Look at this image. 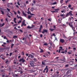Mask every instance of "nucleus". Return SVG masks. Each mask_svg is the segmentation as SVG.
I'll return each mask as SVG.
<instances>
[{
	"label": "nucleus",
	"instance_id": "f257e3e1",
	"mask_svg": "<svg viewBox=\"0 0 77 77\" xmlns=\"http://www.w3.org/2000/svg\"><path fill=\"white\" fill-rule=\"evenodd\" d=\"M72 16L73 15L72 14V11H70L69 13H67L65 17H69V16Z\"/></svg>",
	"mask_w": 77,
	"mask_h": 77
},
{
	"label": "nucleus",
	"instance_id": "f03ea898",
	"mask_svg": "<svg viewBox=\"0 0 77 77\" xmlns=\"http://www.w3.org/2000/svg\"><path fill=\"white\" fill-rule=\"evenodd\" d=\"M46 73H47L48 72V66H46V68H45L44 69V70H43V72L44 73L45 72V71L46 70Z\"/></svg>",
	"mask_w": 77,
	"mask_h": 77
},
{
	"label": "nucleus",
	"instance_id": "7ed1b4c3",
	"mask_svg": "<svg viewBox=\"0 0 77 77\" xmlns=\"http://www.w3.org/2000/svg\"><path fill=\"white\" fill-rule=\"evenodd\" d=\"M34 62H34L33 61H30L29 64L31 66H33L34 65V64H33Z\"/></svg>",
	"mask_w": 77,
	"mask_h": 77
},
{
	"label": "nucleus",
	"instance_id": "20e7f679",
	"mask_svg": "<svg viewBox=\"0 0 77 77\" xmlns=\"http://www.w3.org/2000/svg\"><path fill=\"white\" fill-rule=\"evenodd\" d=\"M17 18H18V19H19V18H20V19L21 20L19 21L18 22V23H21V21H22V17L20 16H19V17L18 15H17Z\"/></svg>",
	"mask_w": 77,
	"mask_h": 77
},
{
	"label": "nucleus",
	"instance_id": "39448f33",
	"mask_svg": "<svg viewBox=\"0 0 77 77\" xmlns=\"http://www.w3.org/2000/svg\"><path fill=\"white\" fill-rule=\"evenodd\" d=\"M60 42L61 43H63L65 42V40L63 39L60 38Z\"/></svg>",
	"mask_w": 77,
	"mask_h": 77
},
{
	"label": "nucleus",
	"instance_id": "423d86ee",
	"mask_svg": "<svg viewBox=\"0 0 77 77\" xmlns=\"http://www.w3.org/2000/svg\"><path fill=\"white\" fill-rule=\"evenodd\" d=\"M19 62H22L24 63V62H25V60H24L23 58H22V59H20Z\"/></svg>",
	"mask_w": 77,
	"mask_h": 77
},
{
	"label": "nucleus",
	"instance_id": "0eeeda50",
	"mask_svg": "<svg viewBox=\"0 0 77 77\" xmlns=\"http://www.w3.org/2000/svg\"><path fill=\"white\" fill-rule=\"evenodd\" d=\"M62 48H62V47L60 46L59 47V51H58L59 53H60V51H61L62 50Z\"/></svg>",
	"mask_w": 77,
	"mask_h": 77
},
{
	"label": "nucleus",
	"instance_id": "6e6552de",
	"mask_svg": "<svg viewBox=\"0 0 77 77\" xmlns=\"http://www.w3.org/2000/svg\"><path fill=\"white\" fill-rule=\"evenodd\" d=\"M24 22H25V20H23L22 21V24L23 26H26L27 25L26 24H25V23Z\"/></svg>",
	"mask_w": 77,
	"mask_h": 77
},
{
	"label": "nucleus",
	"instance_id": "1a4fd4ad",
	"mask_svg": "<svg viewBox=\"0 0 77 77\" xmlns=\"http://www.w3.org/2000/svg\"><path fill=\"white\" fill-rule=\"evenodd\" d=\"M60 61H63V62H65V58L64 57L63 58L60 59Z\"/></svg>",
	"mask_w": 77,
	"mask_h": 77
},
{
	"label": "nucleus",
	"instance_id": "9d476101",
	"mask_svg": "<svg viewBox=\"0 0 77 77\" xmlns=\"http://www.w3.org/2000/svg\"><path fill=\"white\" fill-rule=\"evenodd\" d=\"M48 31L46 29H44L43 31L42 32V33H47Z\"/></svg>",
	"mask_w": 77,
	"mask_h": 77
},
{
	"label": "nucleus",
	"instance_id": "9b49d317",
	"mask_svg": "<svg viewBox=\"0 0 77 77\" xmlns=\"http://www.w3.org/2000/svg\"><path fill=\"white\" fill-rule=\"evenodd\" d=\"M33 27H35V26H32V27H30V26H28L27 27V28L28 29H32V28H33Z\"/></svg>",
	"mask_w": 77,
	"mask_h": 77
},
{
	"label": "nucleus",
	"instance_id": "f8f14e48",
	"mask_svg": "<svg viewBox=\"0 0 77 77\" xmlns=\"http://www.w3.org/2000/svg\"><path fill=\"white\" fill-rule=\"evenodd\" d=\"M22 13L23 14V15H24V16H26L27 15L23 11H22Z\"/></svg>",
	"mask_w": 77,
	"mask_h": 77
},
{
	"label": "nucleus",
	"instance_id": "ddd939ff",
	"mask_svg": "<svg viewBox=\"0 0 77 77\" xmlns=\"http://www.w3.org/2000/svg\"><path fill=\"white\" fill-rule=\"evenodd\" d=\"M29 55H30V57H31V58H33V57H34V56H33V55H32V54H29Z\"/></svg>",
	"mask_w": 77,
	"mask_h": 77
},
{
	"label": "nucleus",
	"instance_id": "4468645a",
	"mask_svg": "<svg viewBox=\"0 0 77 77\" xmlns=\"http://www.w3.org/2000/svg\"><path fill=\"white\" fill-rule=\"evenodd\" d=\"M13 38L14 39H15V38H18V37L17 35H14L13 37Z\"/></svg>",
	"mask_w": 77,
	"mask_h": 77
},
{
	"label": "nucleus",
	"instance_id": "2eb2a0df",
	"mask_svg": "<svg viewBox=\"0 0 77 77\" xmlns=\"http://www.w3.org/2000/svg\"><path fill=\"white\" fill-rule=\"evenodd\" d=\"M45 62H44V61H42V64L43 65H45Z\"/></svg>",
	"mask_w": 77,
	"mask_h": 77
},
{
	"label": "nucleus",
	"instance_id": "dca6fc26",
	"mask_svg": "<svg viewBox=\"0 0 77 77\" xmlns=\"http://www.w3.org/2000/svg\"><path fill=\"white\" fill-rule=\"evenodd\" d=\"M33 60H34V61H35V62H36V61H37V59H36V58H33Z\"/></svg>",
	"mask_w": 77,
	"mask_h": 77
},
{
	"label": "nucleus",
	"instance_id": "f3484780",
	"mask_svg": "<svg viewBox=\"0 0 77 77\" xmlns=\"http://www.w3.org/2000/svg\"><path fill=\"white\" fill-rule=\"evenodd\" d=\"M55 30V29H51V28L50 29V30H51V32H53V31H54Z\"/></svg>",
	"mask_w": 77,
	"mask_h": 77
},
{
	"label": "nucleus",
	"instance_id": "a211bd4d",
	"mask_svg": "<svg viewBox=\"0 0 77 77\" xmlns=\"http://www.w3.org/2000/svg\"><path fill=\"white\" fill-rule=\"evenodd\" d=\"M32 16H28V19H30V18H32Z\"/></svg>",
	"mask_w": 77,
	"mask_h": 77
},
{
	"label": "nucleus",
	"instance_id": "6ab92c4d",
	"mask_svg": "<svg viewBox=\"0 0 77 77\" xmlns=\"http://www.w3.org/2000/svg\"><path fill=\"white\" fill-rule=\"evenodd\" d=\"M1 12H2V15H4V11H2V10H1Z\"/></svg>",
	"mask_w": 77,
	"mask_h": 77
},
{
	"label": "nucleus",
	"instance_id": "aec40b11",
	"mask_svg": "<svg viewBox=\"0 0 77 77\" xmlns=\"http://www.w3.org/2000/svg\"><path fill=\"white\" fill-rule=\"evenodd\" d=\"M5 23H2V24L1 27H3V26H5Z\"/></svg>",
	"mask_w": 77,
	"mask_h": 77
},
{
	"label": "nucleus",
	"instance_id": "412c9836",
	"mask_svg": "<svg viewBox=\"0 0 77 77\" xmlns=\"http://www.w3.org/2000/svg\"><path fill=\"white\" fill-rule=\"evenodd\" d=\"M72 28V30H73V31L74 32H75V27H73Z\"/></svg>",
	"mask_w": 77,
	"mask_h": 77
},
{
	"label": "nucleus",
	"instance_id": "4be33fe9",
	"mask_svg": "<svg viewBox=\"0 0 77 77\" xmlns=\"http://www.w3.org/2000/svg\"><path fill=\"white\" fill-rule=\"evenodd\" d=\"M14 44H12L11 45V48H13V47L14 46Z\"/></svg>",
	"mask_w": 77,
	"mask_h": 77
},
{
	"label": "nucleus",
	"instance_id": "5701e85b",
	"mask_svg": "<svg viewBox=\"0 0 77 77\" xmlns=\"http://www.w3.org/2000/svg\"><path fill=\"white\" fill-rule=\"evenodd\" d=\"M48 20L49 21H50V22H51V18L48 19Z\"/></svg>",
	"mask_w": 77,
	"mask_h": 77
},
{
	"label": "nucleus",
	"instance_id": "b1692460",
	"mask_svg": "<svg viewBox=\"0 0 77 77\" xmlns=\"http://www.w3.org/2000/svg\"><path fill=\"white\" fill-rule=\"evenodd\" d=\"M63 0H61L60 1V3H63Z\"/></svg>",
	"mask_w": 77,
	"mask_h": 77
},
{
	"label": "nucleus",
	"instance_id": "393cba45",
	"mask_svg": "<svg viewBox=\"0 0 77 77\" xmlns=\"http://www.w3.org/2000/svg\"><path fill=\"white\" fill-rule=\"evenodd\" d=\"M69 73V71H68L66 73V74H68Z\"/></svg>",
	"mask_w": 77,
	"mask_h": 77
},
{
	"label": "nucleus",
	"instance_id": "a878e982",
	"mask_svg": "<svg viewBox=\"0 0 77 77\" xmlns=\"http://www.w3.org/2000/svg\"><path fill=\"white\" fill-rule=\"evenodd\" d=\"M57 3L56 2H54L52 4V5H56Z\"/></svg>",
	"mask_w": 77,
	"mask_h": 77
},
{
	"label": "nucleus",
	"instance_id": "bb28decb",
	"mask_svg": "<svg viewBox=\"0 0 77 77\" xmlns=\"http://www.w3.org/2000/svg\"><path fill=\"white\" fill-rule=\"evenodd\" d=\"M68 8H71V5H69L68 6Z\"/></svg>",
	"mask_w": 77,
	"mask_h": 77
},
{
	"label": "nucleus",
	"instance_id": "cd10ccee",
	"mask_svg": "<svg viewBox=\"0 0 77 77\" xmlns=\"http://www.w3.org/2000/svg\"><path fill=\"white\" fill-rule=\"evenodd\" d=\"M7 11H8V12H10V9L9 8H7Z\"/></svg>",
	"mask_w": 77,
	"mask_h": 77
},
{
	"label": "nucleus",
	"instance_id": "c85d7f7f",
	"mask_svg": "<svg viewBox=\"0 0 77 77\" xmlns=\"http://www.w3.org/2000/svg\"><path fill=\"white\" fill-rule=\"evenodd\" d=\"M42 25H41L39 29H42Z\"/></svg>",
	"mask_w": 77,
	"mask_h": 77
},
{
	"label": "nucleus",
	"instance_id": "c756f323",
	"mask_svg": "<svg viewBox=\"0 0 77 77\" xmlns=\"http://www.w3.org/2000/svg\"><path fill=\"white\" fill-rule=\"evenodd\" d=\"M17 13H18V14H21V12H20V11H17Z\"/></svg>",
	"mask_w": 77,
	"mask_h": 77
},
{
	"label": "nucleus",
	"instance_id": "7c9ffc66",
	"mask_svg": "<svg viewBox=\"0 0 77 77\" xmlns=\"http://www.w3.org/2000/svg\"><path fill=\"white\" fill-rule=\"evenodd\" d=\"M48 45V44H47V43H45L43 44V45Z\"/></svg>",
	"mask_w": 77,
	"mask_h": 77
},
{
	"label": "nucleus",
	"instance_id": "2f4dec72",
	"mask_svg": "<svg viewBox=\"0 0 77 77\" xmlns=\"http://www.w3.org/2000/svg\"><path fill=\"white\" fill-rule=\"evenodd\" d=\"M71 24H72V23H69V26H70Z\"/></svg>",
	"mask_w": 77,
	"mask_h": 77
},
{
	"label": "nucleus",
	"instance_id": "473e14b6",
	"mask_svg": "<svg viewBox=\"0 0 77 77\" xmlns=\"http://www.w3.org/2000/svg\"><path fill=\"white\" fill-rule=\"evenodd\" d=\"M14 29H16V30H18V29H17V27H14Z\"/></svg>",
	"mask_w": 77,
	"mask_h": 77
},
{
	"label": "nucleus",
	"instance_id": "72a5a7b5",
	"mask_svg": "<svg viewBox=\"0 0 77 77\" xmlns=\"http://www.w3.org/2000/svg\"><path fill=\"white\" fill-rule=\"evenodd\" d=\"M69 26L70 27H71V28H72L73 27V25H72V24L71 25Z\"/></svg>",
	"mask_w": 77,
	"mask_h": 77
},
{
	"label": "nucleus",
	"instance_id": "f704fd0d",
	"mask_svg": "<svg viewBox=\"0 0 77 77\" xmlns=\"http://www.w3.org/2000/svg\"><path fill=\"white\" fill-rule=\"evenodd\" d=\"M14 76L15 77H18V75H17V74H14Z\"/></svg>",
	"mask_w": 77,
	"mask_h": 77
},
{
	"label": "nucleus",
	"instance_id": "c9c22d12",
	"mask_svg": "<svg viewBox=\"0 0 77 77\" xmlns=\"http://www.w3.org/2000/svg\"><path fill=\"white\" fill-rule=\"evenodd\" d=\"M52 35L54 36H56V34H54V33H53L52 34Z\"/></svg>",
	"mask_w": 77,
	"mask_h": 77
},
{
	"label": "nucleus",
	"instance_id": "e433bc0d",
	"mask_svg": "<svg viewBox=\"0 0 77 77\" xmlns=\"http://www.w3.org/2000/svg\"><path fill=\"white\" fill-rule=\"evenodd\" d=\"M30 13H31V12H30V11H29L27 12V14H30Z\"/></svg>",
	"mask_w": 77,
	"mask_h": 77
},
{
	"label": "nucleus",
	"instance_id": "4c0bfd02",
	"mask_svg": "<svg viewBox=\"0 0 77 77\" xmlns=\"http://www.w3.org/2000/svg\"><path fill=\"white\" fill-rule=\"evenodd\" d=\"M48 50H51V47H49L48 48Z\"/></svg>",
	"mask_w": 77,
	"mask_h": 77
},
{
	"label": "nucleus",
	"instance_id": "58836bf2",
	"mask_svg": "<svg viewBox=\"0 0 77 77\" xmlns=\"http://www.w3.org/2000/svg\"><path fill=\"white\" fill-rule=\"evenodd\" d=\"M47 53L49 54V55H50V52H48V51H47Z\"/></svg>",
	"mask_w": 77,
	"mask_h": 77
},
{
	"label": "nucleus",
	"instance_id": "ea45409f",
	"mask_svg": "<svg viewBox=\"0 0 77 77\" xmlns=\"http://www.w3.org/2000/svg\"><path fill=\"white\" fill-rule=\"evenodd\" d=\"M19 31L20 32H23V30H21V29H19Z\"/></svg>",
	"mask_w": 77,
	"mask_h": 77
},
{
	"label": "nucleus",
	"instance_id": "a19ab883",
	"mask_svg": "<svg viewBox=\"0 0 77 77\" xmlns=\"http://www.w3.org/2000/svg\"><path fill=\"white\" fill-rule=\"evenodd\" d=\"M17 4L19 5V6L20 5V4L19 3V2L17 1Z\"/></svg>",
	"mask_w": 77,
	"mask_h": 77
},
{
	"label": "nucleus",
	"instance_id": "79ce46f5",
	"mask_svg": "<svg viewBox=\"0 0 77 77\" xmlns=\"http://www.w3.org/2000/svg\"><path fill=\"white\" fill-rule=\"evenodd\" d=\"M12 53H10V56H12Z\"/></svg>",
	"mask_w": 77,
	"mask_h": 77
},
{
	"label": "nucleus",
	"instance_id": "37998d69",
	"mask_svg": "<svg viewBox=\"0 0 77 77\" xmlns=\"http://www.w3.org/2000/svg\"><path fill=\"white\" fill-rule=\"evenodd\" d=\"M33 3H34V4H35V3H36V1L34 0L33 2Z\"/></svg>",
	"mask_w": 77,
	"mask_h": 77
},
{
	"label": "nucleus",
	"instance_id": "c03bdc74",
	"mask_svg": "<svg viewBox=\"0 0 77 77\" xmlns=\"http://www.w3.org/2000/svg\"><path fill=\"white\" fill-rule=\"evenodd\" d=\"M40 52H41V53H42V52H43V50L42 49L40 51Z\"/></svg>",
	"mask_w": 77,
	"mask_h": 77
},
{
	"label": "nucleus",
	"instance_id": "a18cd8bd",
	"mask_svg": "<svg viewBox=\"0 0 77 77\" xmlns=\"http://www.w3.org/2000/svg\"><path fill=\"white\" fill-rule=\"evenodd\" d=\"M68 54H72V53H71V52H68Z\"/></svg>",
	"mask_w": 77,
	"mask_h": 77
},
{
	"label": "nucleus",
	"instance_id": "49530a36",
	"mask_svg": "<svg viewBox=\"0 0 77 77\" xmlns=\"http://www.w3.org/2000/svg\"><path fill=\"white\" fill-rule=\"evenodd\" d=\"M68 2H69V1H68V0H67L66 1V3H67Z\"/></svg>",
	"mask_w": 77,
	"mask_h": 77
},
{
	"label": "nucleus",
	"instance_id": "de8ad7c7",
	"mask_svg": "<svg viewBox=\"0 0 77 77\" xmlns=\"http://www.w3.org/2000/svg\"><path fill=\"white\" fill-rule=\"evenodd\" d=\"M14 14H15V15H17V13H16L15 11H14Z\"/></svg>",
	"mask_w": 77,
	"mask_h": 77
},
{
	"label": "nucleus",
	"instance_id": "09e8293b",
	"mask_svg": "<svg viewBox=\"0 0 77 77\" xmlns=\"http://www.w3.org/2000/svg\"><path fill=\"white\" fill-rule=\"evenodd\" d=\"M16 20H17V18H14V21H16Z\"/></svg>",
	"mask_w": 77,
	"mask_h": 77
},
{
	"label": "nucleus",
	"instance_id": "8fccbe9b",
	"mask_svg": "<svg viewBox=\"0 0 77 77\" xmlns=\"http://www.w3.org/2000/svg\"><path fill=\"white\" fill-rule=\"evenodd\" d=\"M7 43H9L10 42H9V40H7Z\"/></svg>",
	"mask_w": 77,
	"mask_h": 77
},
{
	"label": "nucleus",
	"instance_id": "3c124183",
	"mask_svg": "<svg viewBox=\"0 0 77 77\" xmlns=\"http://www.w3.org/2000/svg\"><path fill=\"white\" fill-rule=\"evenodd\" d=\"M31 72H34V71L33 70H31Z\"/></svg>",
	"mask_w": 77,
	"mask_h": 77
},
{
	"label": "nucleus",
	"instance_id": "603ef678",
	"mask_svg": "<svg viewBox=\"0 0 77 77\" xmlns=\"http://www.w3.org/2000/svg\"><path fill=\"white\" fill-rule=\"evenodd\" d=\"M66 67H68V64H66L65 66Z\"/></svg>",
	"mask_w": 77,
	"mask_h": 77
},
{
	"label": "nucleus",
	"instance_id": "864d4df0",
	"mask_svg": "<svg viewBox=\"0 0 77 77\" xmlns=\"http://www.w3.org/2000/svg\"><path fill=\"white\" fill-rule=\"evenodd\" d=\"M41 29H39V32H41Z\"/></svg>",
	"mask_w": 77,
	"mask_h": 77
},
{
	"label": "nucleus",
	"instance_id": "5fc2aeb1",
	"mask_svg": "<svg viewBox=\"0 0 77 77\" xmlns=\"http://www.w3.org/2000/svg\"><path fill=\"white\" fill-rule=\"evenodd\" d=\"M29 2H28V1H26V4H29Z\"/></svg>",
	"mask_w": 77,
	"mask_h": 77
},
{
	"label": "nucleus",
	"instance_id": "6e6d98bb",
	"mask_svg": "<svg viewBox=\"0 0 77 77\" xmlns=\"http://www.w3.org/2000/svg\"><path fill=\"white\" fill-rule=\"evenodd\" d=\"M53 28H54L55 29H56V26H55V25H54V26H53Z\"/></svg>",
	"mask_w": 77,
	"mask_h": 77
},
{
	"label": "nucleus",
	"instance_id": "4d7b16f0",
	"mask_svg": "<svg viewBox=\"0 0 77 77\" xmlns=\"http://www.w3.org/2000/svg\"><path fill=\"white\" fill-rule=\"evenodd\" d=\"M63 16H64V15L63 14H62L60 15L61 17H63Z\"/></svg>",
	"mask_w": 77,
	"mask_h": 77
},
{
	"label": "nucleus",
	"instance_id": "13d9d810",
	"mask_svg": "<svg viewBox=\"0 0 77 77\" xmlns=\"http://www.w3.org/2000/svg\"><path fill=\"white\" fill-rule=\"evenodd\" d=\"M30 14L31 15H34V14H32L31 13H30Z\"/></svg>",
	"mask_w": 77,
	"mask_h": 77
},
{
	"label": "nucleus",
	"instance_id": "bf43d9fd",
	"mask_svg": "<svg viewBox=\"0 0 77 77\" xmlns=\"http://www.w3.org/2000/svg\"><path fill=\"white\" fill-rule=\"evenodd\" d=\"M6 36L4 37V39H6Z\"/></svg>",
	"mask_w": 77,
	"mask_h": 77
},
{
	"label": "nucleus",
	"instance_id": "052dcab7",
	"mask_svg": "<svg viewBox=\"0 0 77 77\" xmlns=\"http://www.w3.org/2000/svg\"><path fill=\"white\" fill-rule=\"evenodd\" d=\"M74 32H75L73 33V34H74V33H76V34H77V32L76 31H75Z\"/></svg>",
	"mask_w": 77,
	"mask_h": 77
},
{
	"label": "nucleus",
	"instance_id": "680f3d73",
	"mask_svg": "<svg viewBox=\"0 0 77 77\" xmlns=\"http://www.w3.org/2000/svg\"><path fill=\"white\" fill-rule=\"evenodd\" d=\"M22 53L23 55H24V52H22Z\"/></svg>",
	"mask_w": 77,
	"mask_h": 77
},
{
	"label": "nucleus",
	"instance_id": "e2e57ef3",
	"mask_svg": "<svg viewBox=\"0 0 77 77\" xmlns=\"http://www.w3.org/2000/svg\"><path fill=\"white\" fill-rule=\"evenodd\" d=\"M40 36L41 38H42V34H41L40 35Z\"/></svg>",
	"mask_w": 77,
	"mask_h": 77
},
{
	"label": "nucleus",
	"instance_id": "0e129e2a",
	"mask_svg": "<svg viewBox=\"0 0 77 77\" xmlns=\"http://www.w3.org/2000/svg\"><path fill=\"white\" fill-rule=\"evenodd\" d=\"M5 20H6L7 22H8V19H7V18H6V19H5Z\"/></svg>",
	"mask_w": 77,
	"mask_h": 77
},
{
	"label": "nucleus",
	"instance_id": "69168bd1",
	"mask_svg": "<svg viewBox=\"0 0 77 77\" xmlns=\"http://www.w3.org/2000/svg\"><path fill=\"white\" fill-rule=\"evenodd\" d=\"M8 60H7V61L5 62V63H8Z\"/></svg>",
	"mask_w": 77,
	"mask_h": 77
},
{
	"label": "nucleus",
	"instance_id": "338daca9",
	"mask_svg": "<svg viewBox=\"0 0 77 77\" xmlns=\"http://www.w3.org/2000/svg\"><path fill=\"white\" fill-rule=\"evenodd\" d=\"M61 53H65V51H62L61 52Z\"/></svg>",
	"mask_w": 77,
	"mask_h": 77
},
{
	"label": "nucleus",
	"instance_id": "774afa93",
	"mask_svg": "<svg viewBox=\"0 0 77 77\" xmlns=\"http://www.w3.org/2000/svg\"><path fill=\"white\" fill-rule=\"evenodd\" d=\"M3 44H4V45H6V43L5 42H4Z\"/></svg>",
	"mask_w": 77,
	"mask_h": 77
}]
</instances>
